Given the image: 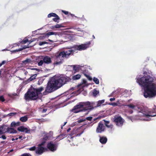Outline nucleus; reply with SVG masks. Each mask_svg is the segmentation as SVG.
Segmentation results:
<instances>
[{
    "mask_svg": "<svg viewBox=\"0 0 156 156\" xmlns=\"http://www.w3.org/2000/svg\"><path fill=\"white\" fill-rule=\"evenodd\" d=\"M31 69L32 70H36L37 71H40V70L39 69H37L36 68H32V69Z\"/></svg>",
    "mask_w": 156,
    "mask_h": 156,
    "instance_id": "37998d69",
    "label": "nucleus"
},
{
    "mask_svg": "<svg viewBox=\"0 0 156 156\" xmlns=\"http://www.w3.org/2000/svg\"><path fill=\"white\" fill-rule=\"evenodd\" d=\"M12 140H14V139L13 138H12Z\"/></svg>",
    "mask_w": 156,
    "mask_h": 156,
    "instance_id": "680f3d73",
    "label": "nucleus"
},
{
    "mask_svg": "<svg viewBox=\"0 0 156 156\" xmlns=\"http://www.w3.org/2000/svg\"><path fill=\"white\" fill-rule=\"evenodd\" d=\"M22 156H31L30 154L28 153H25L22 155Z\"/></svg>",
    "mask_w": 156,
    "mask_h": 156,
    "instance_id": "4c0bfd02",
    "label": "nucleus"
},
{
    "mask_svg": "<svg viewBox=\"0 0 156 156\" xmlns=\"http://www.w3.org/2000/svg\"><path fill=\"white\" fill-rule=\"evenodd\" d=\"M13 151V149H12V150H11L10 151V152H12V151Z\"/></svg>",
    "mask_w": 156,
    "mask_h": 156,
    "instance_id": "5fc2aeb1",
    "label": "nucleus"
},
{
    "mask_svg": "<svg viewBox=\"0 0 156 156\" xmlns=\"http://www.w3.org/2000/svg\"><path fill=\"white\" fill-rule=\"evenodd\" d=\"M44 61L43 60H41L40 62H39L38 63V65L39 66H41L42 65L43 63H44Z\"/></svg>",
    "mask_w": 156,
    "mask_h": 156,
    "instance_id": "72a5a7b5",
    "label": "nucleus"
},
{
    "mask_svg": "<svg viewBox=\"0 0 156 156\" xmlns=\"http://www.w3.org/2000/svg\"><path fill=\"white\" fill-rule=\"evenodd\" d=\"M103 121L105 122V125L108 128H112L113 126V125L112 124H110L108 125V124L109 123V121H106L105 120H104Z\"/></svg>",
    "mask_w": 156,
    "mask_h": 156,
    "instance_id": "412c9836",
    "label": "nucleus"
},
{
    "mask_svg": "<svg viewBox=\"0 0 156 156\" xmlns=\"http://www.w3.org/2000/svg\"><path fill=\"white\" fill-rule=\"evenodd\" d=\"M46 42H40L39 43V45H42L45 44H46Z\"/></svg>",
    "mask_w": 156,
    "mask_h": 156,
    "instance_id": "ea45409f",
    "label": "nucleus"
},
{
    "mask_svg": "<svg viewBox=\"0 0 156 156\" xmlns=\"http://www.w3.org/2000/svg\"><path fill=\"white\" fill-rule=\"evenodd\" d=\"M18 130L21 132H24L25 133H30V129L29 128H25L23 126H20L18 128Z\"/></svg>",
    "mask_w": 156,
    "mask_h": 156,
    "instance_id": "4468645a",
    "label": "nucleus"
},
{
    "mask_svg": "<svg viewBox=\"0 0 156 156\" xmlns=\"http://www.w3.org/2000/svg\"><path fill=\"white\" fill-rule=\"evenodd\" d=\"M1 74V71L0 70V75Z\"/></svg>",
    "mask_w": 156,
    "mask_h": 156,
    "instance_id": "338daca9",
    "label": "nucleus"
},
{
    "mask_svg": "<svg viewBox=\"0 0 156 156\" xmlns=\"http://www.w3.org/2000/svg\"><path fill=\"white\" fill-rule=\"evenodd\" d=\"M8 127L6 125H4L0 127V129L1 130V132L3 133L7 132Z\"/></svg>",
    "mask_w": 156,
    "mask_h": 156,
    "instance_id": "dca6fc26",
    "label": "nucleus"
},
{
    "mask_svg": "<svg viewBox=\"0 0 156 156\" xmlns=\"http://www.w3.org/2000/svg\"><path fill=\"white\" fill-rule=\"evenodd\" d=\"M92 118L91 117H87L86 118V119L87 120L91 121L92 119Z\"/></svg>",
    "mask_w": 156,
    "mask_h": 156,
    "instance_id": "a19ab883",
    "label": "nucleus"
},
{
    "mask_svg": "<svg viewBox=\"0 0 156 156\" xmlns=\"http://www.w3.org/2000/svg\"><path fill=\"white\" fill-rule=\"evenodd\" d=\"M89 44H82L79 46H75L74 48L75 49V51L76 50L81 51L86 49L89 47Z\"/></svg>",
    "mask_w": 156,
    "mask_h": 156,
    "instance_id": "9d476101",
    "label": "nucleus"
},
{
    "mask_svg": "<svg viewBox=\"0 0 156 156\" xmlns=\"http://www.w3.org/2000/svg\"><path fill=\"white\" fill-rule=\"evenodd\" d=\"M91 79H91V78H89V80H91Z\"/></svg>",
    "mask_w": 156,
    "mask_h": 156,
    "instance_id": "bf43d9fd",
    "label": "nucleus"
},
{
    "mask_svg": "<svg viewBox=\"0 0 156 156\" xmlns=\"http://www.w3.org/2000/svg\"><path fill=\"white\" fill-rule=\"evenodd\" d=\"M107 140V138L104 136L101 137H100V142L102 144H105Z\"/></svg>",
    "mask_w": 156,
    "mask_h": 156,
    "instance_id": "f3484780",
    "label": "nucleus"
},
{
    "mask_svg": "<svg viewBox=\"0 0 156 156\" xmlns=\"http://www.w3.org/2000/svg\"><path fill=\"white\" fill-rule=\"evenodd\" d=\"M85 120H83L82 119H80L78 121V122L79 123H80V122H83V121H84Z\"/></svg>",
    "mask_w": 156,
    "mask_h": 156,
    "instance_id": "79ce46f5",
    "label": "nucleus"
},
{
    "mask_svg": "<svg viewBox=\"0 0 156 156\" xmlns=\"http://www.w3.org/2000/svg\"><path fill=\"white\" fill-rule=\"evenodd\" d=\"M115 100V98H111L110 99V100L111 101H114Z\"/></svg>",
    "mask_w": 156,
    "mask_h": 156,
    "instance_id": "de8ad7c7",
    "label": "nucleus"
},
{
    "mask_svg": "<svg viewBox=\"0 0 156 156\" xmlns=\"http://www.w3.org/2000/svg\"><path fill=\"white\" fill-rule=\"evenodd\" d=\"M1 130L0 129V135L3 133H2V132H1Z\"/></svg>",
    "mask_w": 156,
    "mask_h": 156,
    "instance_id": "864d4df0",
    "label": "nucleus"
},
{
    "mask_svg": "<svg viewBox=\"0 0 156 156\" xmlns=\"http://www.w3.org/2000/svg\"><path fill=\"white\" fill-rule=\"evenodd\" d=\"M21 138V136H20V137H19V138Z\"/></svg>",
    "mask_w": 156,
    "mask_h": 156,
    "instance_id": "0e129e2a",
    "label": "nucleus"
},
{
    "mask_svg": "<svg viewBox=\"0 0 156 156\" xmlns=\"http://www.w3.org/2000/svg\"><path fill=\"white\" fill-rule=\"evenodd\" d=\"M105 129V127L104 125L101 122H99L97 128L96 132L97 133H101L104 131Z\"/></svg>",
    "mask_w": 156,
    "mask_h": 156,
    "instance_id": "f8f14e48",
    "label": "nucleus"
},
{
    "mask_svg": "<svg viewBox=\"0 0 156 156\" xmlns=\"http://www.w3.org/2000/svg\"><path fill=\"white\" fill-rule=\"evenodd\" d=\"M55 28V26H52L51 27V28L52 29H54Z\"/></svg>",
    "mask_w": 156,
    "mask_h": 156,
    "instance_id": "8fccbe9b",
    "label": "nucleus"
},
{
    "mask_svg": "<svg viewBox=\"0 0 156 156\" xmlns=\"http://www.w3.org/2000/svg\"><path fill=\"white\" fill-rule=\"evenodd\" d=\"M34 41V40H33V41H31V40H30V41H28L29 42V44H30V43H31L32 42H33V41Z\"/></svg>",
    "mask_w": 156,
    "mask_h": 156,
    "instance_id": "3c124183",
    "label": "nucleus"
},
{
    "mask_svg": "<svg viewBox=\"0 0 156 156\" xmlns=\"http://www.w3.org/2000/svg\"><path fill=\"white\" fill-rule=\"evenodd\" d=\"M75 49H74V48H73L66 51H62V53H64V55L65 57L66 58H68L71 54L74 53L75 51Z\"/></svg>",
    "mask_w": 156,
    "mask_h": 156,
    "instance_id": "ddd939ff",
    "label": "nucleus"
},
{
    "mask_svg": "<svg viewBox=\"0 0 156 156\" xmlns=\"http://www.w3.org/2000/svg\"><path fill=\"white\" fill-rule=\"evenodd\" d=\"M30 151H34L36 149V147L35 146L31 147L29 149Z\"/></svg>",
    "mask_w": 156,
    "mask_h": 156,
    "instance_id": "e433bc0d",
    "label": "nucleus"
},
{
    "mask_svg": "<svg viewBox=\"0 0 156 156\" xmlns=\"http://www.w3.org/2000/svg\"><path fill=\"white\" fill-rule=\"evenodd\" d=\"M153 78L147 75L136 78V82L144 89V96L147 98L156 95V84L153 83Z\"/></svg>",
    "mask_w": 156,
    "mask_h": 156,
    "instance_id": "f257e3e1",
    "label": "nucleus"
},
{
    "mask_svg": "<svg viewBox=\"0 0 156 156\" xmlns=\"http://www.w3.org/2000/svg\"><path fill=\"white\" fill-rule=\"evenodd\" d=\"M56 18H54L53 19V20L55 22H58V20L59 19V18L58 17V16L57 17H55Z\"/></svg>",
    "mask_w": 156,
    "mask_h": 156,
    "instance_id": "473e14b6",
    "label": "nucleus"
},
{
    "mask_svg": "<svg viewBox=\"0 0 156 156\" xmlns=\"http://www.w3.org/2000/svg\"><path fill=\"white\" fill-rule=\"evenodd\" d=\"M93 95L94 97H96L98 94H99V91L94 89L92 92Z\"/></svg>",
    "mask_w": 156,
    "mask_h": 156,
    "instance_id": "4be33fe9",
    "label": "nucleus"
},
{
    "mask_svg": "<svg viewBox=\"0 0 156 156\" xmlns=\"http://www.w3.org/2000/svg\"><path fill=\"white\" fill-rule=\"evenodd\" d=\"M43 59L44 63L47 64H50L51 62V58L48 56H45L44 57Z\"/></svg>",
    "mask_w": 156,
    "mask_h": 156,
    "instance_id": "2eb2a0df",
    "label": "nucleus"
},
{
    "mask_svg": "<svg viewBox=\"0 0 156 156\" xmlns=\"http://www.w3.org/2000/svg\"><path fill=\"white\" fill-rule=\"evenodd\" d=\"M79 69V67L77 66H74L73 67V70L75 71H78Z\"/></svg>",
    "mask_w": 156,
    "mask_h": 156,
    "instance_id": "cd10ccee",
    "label": "nucleus"
},
{
    "mask_svg": "<svg viewBox=\"0 0 156 156\" xmlns=\"http://www.w3.org/2000/svg\"><path fill=\"white\" fill-rule=\"evenodd\" d=\"M93 81L97 84H98L99 83V80L96 78L94 77Z\"/></svg>",
    "mask_w": 156,
    "mask_h": 156,
    "instance_id": "2f4dec72",
    "label": "nucleus"
},
{
    "mask_svg": "<svg viewBox=\"0 0 156 156\" xmlns=\"http://www.w3.org/2000/svg\"><path fill=\"white\" fill-rule=\"evenodd\" d=\"M70 130H71V128H69V129L67 130V132H69L70 131Z\"/></svg>",
    "mask_w": 156,
    "mask_h": 156,
    "instance_id": "603ef678",
    "label": "nucleus"
},
{
    "mask_svg": "<svg viewBox=\"0 0 156 156\" xmlns=\"http://www.w3.org/2000/svg\"><path fill=\"white\" fill-rule=\"evenodd\" d=\"M30 47V46H26V45H24L23 46V48H20V49H18L16 50L15 51H13V52H15L16 51H21L22 50H23V49H25L27 48H29Z\"/></svg>",
    "mask_w": 156,
    "mask_h": 156,
    "instance_id": "a878e982",
    "label": "nucleus"
},
{
    "mask_svg": "<svg viewBox=\"0 0 156 156\" xmlns=\"http://www.w3.org/2000/svg\"><path fill=\"white\" fill-rule=\"evenodd\" d=\"M31 62V60L29 58H27L25 60L22 62L23 63L25 64L30 63Z\"/></svg>",
    "mask_w": 156,
    "mask_h": 156,
    "instance_id": "b1692460",
    "label": "nucleus"
},
{
    "mask_svg": "<svg viewBox=\"0 0 156 156\" xmlns=\"http://www.w3.org/2000/svg\"><path fill=\"white\" fill-rule=\"evenodd\" d=\"M20 125V122H12L11 124V127H15L19 126Z\"/></svg>",
    "mask_w": 156,
    "mask_h": 156,
    "instance_id": "aec40b11",
    "label": "nucleus"
},
{
    "mask_svg": "<svg viewBox=\"0 0 156 156\" xmlns=\"http://www.w3.org/2000/svg\"><path fill=\"white\" fill-rule=\"evenodd\" d=\"M48 16V18H50L52 16L53 17H57L58 15H57L56 14L53 13H51L50 14H49Z\"/></svg>",
    "mask_w": 156,
    "mask_h": 156,
    "instance_id": "bb28decb",
    "label": "nucleus"
},
{
    "mask_svg": "<svg viewBox=\"0 0 156 156\" xmlns=\"http://www.w3.org/2000/svg\"><path fill=\"white\" fill-rule=\"evenodd\" d=\"M57 147V144L52 142L48 143L47 145V147L50 150L54 151L56 150Z\"/></svg>",
    "mask_w": 156,
    "mask_h": 156,
    "instance_id": "1a4fd4ad",
    "label": "nucleus"
},
{
    "mask_svg": "<svg viewBox=\"0 0 156 156\" xmlns=\"http://www.w3.org/2000/svg\"><path fill=\"white\" fill-rule=\"evenodd\" d=\"M84 83H86V81H83V82Z\"/></svg>",
    "mask_w": 156,
    "mask_h": 156,
    "instance_id": "13d9d810",
    "label": "nucleus"
},
{
    "mask_svg": "<svg viewBox=\"0 0 156 156\" xmlns=\"http://www.w3.org/2000/svg\"><path fill=\"white\" fill-rule=\"evenodd\" d=\"M119 100H118L117 103H113L110 104V105L113 106H120L119 105Z\"/></svg>",
    "mask_w": 156,
    "mask_h": 156,
    "instance_id": "c756f323",
    "label": "nucleus"
},
{
    "mask_svg": "<svg viewBox=\"0 0 156 156\" xmlns=\"http://www.w3.org/2000/svg\"><path fill=\"white\" fill-rule=\"evenodd\" d=\"M48 137L45 136L44 140L41 144H39L36 150V154L39 155H41L47 150V149L44 147L43 146L45 143V140L47 139Z\"/></svg>",
    "mask_w": 156,
    "mask_h": 156,
    "instance_id": "423d86ee",
    "label": "nucleus"
},
{
    "mask_svg": "<svg viewBox=\"0 0 156 156\" xmlns=\"http://www.w3.org/2000/svg\"><path fill=\"white\" fill-rule=\"evenodd\" d=\"M1 138L3 140L6 139V137L4 135H2L1 136H0V138Z\"/></svg>",
    "mask_w": 156,
    "mask_h": 156,
    "instance_id": "58836bf2",
    "label": "nucleus"
},
{
    "mask_svg": "<svg viewBox=\"0 0 156 156\" xmlns=\"http://www.w3.org/2000/svg\"><path fill=\"white\" fill-rule=\"evenodd\" d=\"M113 119L114 122L119 126H122L124 122V120L119 115L115 116Z\"/></svg>",
    "mask_w": 156,
    "mask_h": 156,
    "instance_id": "6e6552de",
    "label": "nucleus"
},
{
    "mask_svg": "<svg viewBox=\"0 0 156 156\" xmlns=\"http://www.w3.org/2000/svg\"><path fill=\"white\" fill-rule=\"evenodd\" d=\"M47 111V109L44 108L43 109V112H45Z\"/></svg>",
    "mask_w": 156,
    "mask_h": 156,
    "instance_id": "09e8293b",
    "label": "nucleus"
},
{
    "mask_svg": "<svg viewBox=\"0 0 156 156\" xmlns=\"http://www.w3.org/2000/svg\"><path fill=\"white\" fill-rule=\"evenodd\" d=\"M27 119L28 118L27 116H25L21 117L20 119V120L22 122H24L27 120Z\"/></svg>",
    "mask_w": 156,
    "mask_h": 156,
    "instance_id": "5701e85b",
    "label": "nucleus"
},
{
    "mask_svg": "<svg viewBox=\"0 0 156 156\" xmlns=\"http://www.w3.org/2000/svg\"><path fill=\"white\" fill-rule=\"evenodd\" d=\"M2 65V63H0V67Z\"/></svg>",
    "mask_w": 156,
    "mask_h": 156,
    "instance_id": "6e6d98bb",
    "label": "nucleus"
},
{
    "mask_svg": "<svg viewBox=\"0 0 156 156\" xmlns=\"http://www.w3.org/2000/svg\"><path fill=\"white\" fill-rule=\"evenodd\" d=\"M93 104V103H90L89 101L80 103L74 107L72 110L73 112L76 113L86 110H89V112L90 111V109H87V108L92 107Z\"/></svg>",
    "mask_w": 156,
    "mask_h": 156,
    "instance_id": "39448f33",
    "label": "nucleus"
},
{
    "mask_svg": "<svg viewBox=\"0 0 156 156\" xmlns=\"http://www.w3.org/2000/svg\"><path fill=\"white\" fill-rule=\"evenodd\" d=\"M104 102L105 100H104L99 101L96 102V105L95 103L94 102H90V103H93L92 106H92V107H90V108H87V109H90V111L91 110L93 109L94 108L100 106L101 105L104 103Z\"/></svg>",
    "mask_w": 156,
    "mask_h": 156,
    "instance_id": "9b49d317",
    "label": "nucleus"
},
{
    "mask_svg": "<svg viewBox=\"0 0 156 156\" xmlns=\"http://www.w3.org/2000/svg\"><path fill=\"white\" fill-rule=\"evenodd\" d=\"M62 12L66 15H67L68 14V12L67 11H65L63 10H62Z\"/></svg>",
    "mask_w": 156,
    "mask_h": 156,
    "instance_id": "c03bdc74",
    "label": "nucleus"
},
{
    "mask_svg": "<svg viewBox=\"0 0 156 156\" xmlns=\"http://www.w3.org/2000/svg\"><path fill=\"white\" fill-rule=\"evenodd\" d=\"M1 74V71L0 70V75Z\"/></svg>",
    "mask_w": 156,
    "mask_h": 156,
    "instance_id": "774afa93",
    "label": "nucleus"
},
{
    "mask_svg": "<svg viewBox=\"0 0 156 156\" xmlns=\"http://www.w3.org/2000/svg\"><path fill=\"white\" fill-rule=\"evenodd\" d=\"M7 132L10 133H16L17 132L14 129L8 127Z\"/></svg>",
    "mask_w": 156,
    "mask_h": 156,
    "instance_id": "a211bd4d",
    "label": "nucleus"
},
{
    "mask_svg": "<svg viewBox=\"0 0 156 156\" xmlns=\"http://www.w3.org/2000/svg\"><path fill=\"white\" fill-rule=\"evenodd\" d=\"M0 101L2 102L5 101V99L3 96H0Z\"/></svg>",
    "mask_w": 156,
    "mask_h": 156,
    "instance_id": "c9c22d12",
    "label": "nucleus"
},
{
    "mask_svg": "<svg viewBox=\"0 0 156 156\" xmlns=\"http://www.w3.org/2000/svg\"><path fill=\"white\" fill-rule=\"evenodd\" d=\"M127 106L131 108L137 110L138 112V115L139 116L145 117L144 118L141 119V120L149 121L151 120L149 117L156 116V115H151V111H149L148 109L147 108H144L141 106H135L132 104L128 105Z\"/></svg>",
    "mask_w": 156,
    "mask_h": 156,
    "instance_id": "7ed1b4c3",
    "label": "nucleus"
},
{
    "mask_svg": "<svg viewBox=\"0 0 156 156\" xmlns=\"http://www.w3.org/2000/svg\"><path fill=\"white\" fill-rule=\"evenodd\" d=\"M7 62L6 61H3L1 62L2 64L3 65L7 63Z\"/></svg>",
    "mask_w": 156,
    "mask_h": 156,
    "instance_id": "a18cd8bd",
    "label": "nucleus"
},
{
    "mask_svg": "<svg viewBox=\"0 0 156 156\" xmlns=\"http://www.w3.org/2000/svg\"><path fill=\"white\" fill-rule=\"evenodd\" d=\"M16 114V113H10L9 114H8V115H14Z\"/></svg>",
    "mask_w": 156,
    "mask_h": 156,
    "instance_id": "49530a36",
    "label": "nucleus"
},
{
    "mask_svg": "<svg viewBox=\"0 0 156 156\" xmlns=\"http://www.w3.org/2000/svg\"><path fill=\"white\" fill-rule=\"evenodd\" d=\"M44 90V87H40L38 88H31L25 94V98L26 100H35L38 97V95L41 92Z\"/></svg>",
    "mask_w": 156,
    "mask_h": 156,
    "instance_id": "20e7f679",
    "label": "nucleus"
},
{
    "mask_svg": "<svg viewBox=\"0 0 156 156\" xmlns=\"http://www.w3.org/2000/svg\"><path fill=\"white\" fill-rule=\"evenodd\" d=\"M4 142H5L4 141H3V142L2 141V142H1V143H3Z\"/></svg>",
    "mask_w": 156,
    "mask_h": 156,
    "instance_id": "e2e57ef3",
    "label": "nucleus"
},
{
    "mask_svg": "<svg viewBox=\"0 0 156 156\" xmlns=\"http://www.w3.org/2000/svg\"><path fill=\"white\" fill-rule=\"evenodd\" d=\"M70 80L71 79L69 77L62 75L54 76L48 82L43 94L45 95L47 94V93L54 91Z\"/></svg>",
    "mask_w": 156,
    "mask_h": 156,
    "instance_id": "f03ea898",
    "label": "nucleus"
},
{
    "mask_svg": "<svg viewBox=\"0 0 156 156\" xmlns=\"http://www.w3.org/2000/svg\"><path fill=\"white\" fill-rule=\"evenodd\" d=\"M37 76V74H35L31 76L30 77L28 80V81H31L34 80Z\"/></svg>",
    "mask_w": 156,
    "mask_h": 156,
    "instance_id": "393cba45",
    "label": "nucleus"
},
{
    "mask_svg": "<svg viewBox=\"0 0 156 156\" xmlns=\"http://www.w3.org/2000/svg\"><path fill=\"white\" fill-rule=\"evenodd\" d=\"M93 37H94V38H95V37H94V35H93Z\"/></svg>",
    "mask_w": 156,
    "mask_h": 156,
    "instance_id": "052dcab7",
    "label": "nucleus"
},
{
    "mask_svg": "<svg viewBox=\"0 0 156 156\" xmlns=\"http://www.w3.org/2000/svg\"><path fill=\"white\" fill-rule=\"evenodd\" d=\"M66 123H67V122H65L64 123V125H63V126H64L65 125H66Z\"/></svg>",
    "mask_w": 156,
    "mask_h": 156,
    "instance_id": "4d7b16f0",
    "label": "nucleus"
},
{
    "mask_svg": "<svg viewBox=\"0 0 156 156\" xmlns=\"http://www.w3.org/2000/svg\"><path fill=\"white\" fill-rule=\"evenodd\" d=\"M55 28H58L64 27V26H63L62 24H57L56 25H55Z\"/></svg>",
    "mask_w": 156,
    "mask_h": 156,
    "instance_id": "7c9ffc66",
    "label": "nucleus"
},
{
    "mask_svg": "<svg viewBox=\"0 0 156 156\" xmlns=\"http://www.w3.org/2000/svg\"><path fill=\"white\" fill-rule=\"evenodd\" d=\"M81 77V75L79 74H77L72 76V79L73 80H75L79 79Z\"/></svg>",
    "mask_w": 156,
    "mask_h": 156,
    "instance_id": "6ab92c4d",
    "label": "nucleus"
},
{
    "mask_svg": "<svg viewBox=\"0 0 156 156\" xmlns=\"http://www.w3.org/2000/svg\"><path fill=\"white\" fill-rule=\"evenodd\" d=\"M28 40L27 38H25L22 41V44H25L27 42H28Z\"/></svg>",
    "mask_w": 156,
    "mask_h": 156,
    "instance_id": "f704fd0d",
    "label": "nucleus"
},
{
    "mask_svg": "<svg viewBox=\"0 0 156 156\" xmlns=\"http://www.w3.org/2000/svg\"><path fill=\"white\" fill-rule=\"evenodd\" d=\"M58 33L57 32H48L47 33V34L48 36H50L52 35H56Z\"/></svg>",
    "mask_w": 156,
    "mask_h": 156,
    "instance_id": "c85d7f7f",
    "label": "nucleus"
},
{
    "mask_svg": "<svg viewBox=\"0 0 156 156\" xmlns=\"http://www.w3.org/2000/svg\"><path fill=\"white\" fill-rule=\"evenodd\" d=\"M112 96L111 95H110L109 96V97H110V96Z\"/></svg>",
    "mask_w": 156,
    "mask_h": 156,
    "instance_id": "69168bd1",
    "label": "nucleus"
},
{
    "mask_svg": "<svg viewBox=\"0 0 156 156\" xmlns=\"http://www.w3.org/2000/svg\"><path fill=\"white\" fill-rule=\"evenodd\" d=\"M64 53L62 52L57 53L56 55V62L54 63L55 65H58L61 64L63 60V58H65L64 55Z\"/></svg>",
    "mask_w": 156,
    "mask_h": 156,
    "instance_id": "0eeeda50",
    "label": "nucleus"
}]
</instances>
